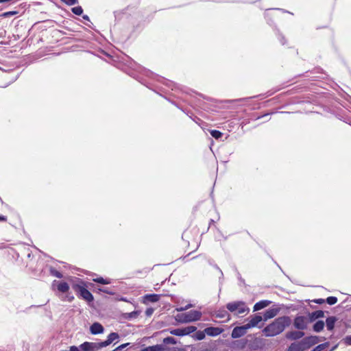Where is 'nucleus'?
Listing matches in <instances>:
<instances>
[{
	"label": "nucleus",
	"instance_id": "473e14b6",
	"mask_svg": "<svg viewBox=\"0 0 351 351\" xmlns=\"http://www.w3.org/2000/svg\"><path fill=\"white\" fill-rule=\"evenodd\" d=\"M308 302H314V303L318 304H322L325 302V300L321 299V298L320 299H315V300H308Z\"/></svg>",
	"mask_w": 351,
	"mask_h": 351
},
{
	"label": "nucleus",
	"instance_id": "f257e3e1",
	"mask_svg": "<svg viewBox=\"0 0 351 351\" xmlns=\"http://www.w3.org/2000/svg\"><path fill=\"white\" fill-rule=\"evenodd\" d=\"M289 323L290 319L288 317H278L267 326L263 332L266 337H274L281 333Z\"/></svg>",
	"mask_w": 351,
	"mask_h": 351
},
{
	"label": "nucleus",
	"instance_id": "5701e85b",
	"mask_svg": "<svg viewBox=\"0 0 351 351\" xmlns=\"http://www.w3.org/2000/svg\"><path fill=\"white\" fill-rule=\"evenodd\" d=\"M324 327V321H322V320H319V321L316 322L313 326L314 331H315L317 332L322 331L323 330Z\"/></svg>",
	"mask_w": 351,
	"mask_h": 351
},
{
	"label": "nucleus",
	"instance_id": "423d86ee",
	"mask_svg": "<svg viewBox=\"0 0 351 351\" xmlns=\"http://www.w3.org/2000/svg\"><path fill=\"white\" fill-rule=\"evenodd\" d=\"M82 351H97L102 348L101 342H88L86 341L80 345Z\"/></svg>",
	"mask_w": 351,
	"mask_h": 351
},
{
	"label": "nucleus",
	"instance_id": "4468645a",
	"mask_svg": "<svg viewBox=\"0 0 351 351\" xmlns=\"http://www.w3.org/2000/svg\"><path fill=\"white\" fill-rule=\"evenodd\" d=\"M104 330L103 326L98 322L93 323L90 327V331L93 335L101 334L104 332Z\"/></svg>",
	"mask_w": 351,
	"mask_h": 351
},
{
	"label": "nucleus",
	"instance_id": "1a4fd4ad",
	"mask_svg": "<svg viewBox=\"0 0 351 351\" xmlns=\"http://www.w3.org/2000/svg\"><path fill=\"white\" fill-rule=\"evenodd\" d=\"M213 316L215 318L222 319L221 322L229 321L230 319V315L228 309L220 308L213 313Z\"/></svg>",
	"mask_w": 351,
	"mask_h": 351
},
{
	"label": "nucleus",
	"instance_id": "72a5a7b5",
	"mask_svg": "<svg viewBox=\"0 0 351 351\" xmlns=\"http://www.w3.org/2000/svg\"><path fill=\"white\" fill-rule=\"evenodd\" d=\"M344 343L348 346H351V335H348L343 339Z\"/></svg>",
	"mask_w": 351,
	"mask_h": 351
},
{
	"label": "nucleus",
	"instance_id": "37998d69",
	"mask_svg": "<svg viewBox=\"0 0 351 351\" xmlns=\"http://www.w3.org/2000/svg\"><path fill=\"white\" fill-rule=\"evenodd\" d=\"M16 12H8L4 14V16H11L16 14Z\"/></svg>",
	"mask_w": 351,
	"mask_h": 351
},
{
	"label": "nucleus",
	"instance_id": "6e6552de",
	"mask_svg": "<svg viewBox=\"0 0 351 351\" xmlns=\"http://www.w3.org/2000/svg\"><path fill=\"white\" fill-rule=\"evenodd\" d=\"M307 337L303 338L300 343H293L289 347L288 351H302L306 348Z\"/></svg>",
	"mask_w": 351,
	"mask_h": 351
},
{
	"label": "nucleus",
	"instance_id": "2f4dec72",
	"mask_svg": "<svg viewBox=\"0 0 351 351\" xmlns=\"http://www.w3.org/2000/svg\"><path fill=\"white\" fill-rule=\"evenodd\" d=\"M67 5H72L77 3V0H61Z\"/></svg>",
	"mask_w": 351,
	"mask_h": 351
},
{
	"label": "nucleus",
	"instance_id": "dca6fc26",
	"mask_svg": "<svg viewBox=\"0 0 351 351\" xmlns=\"http://www.w3.org/2000/svg\"><path fill=\"white\" fill-rule=\"evenodd\" d=\"M263 318L261 315H255L253 317H252L250 321L246 324L247 328L250 329L251 328H254L261 321Z\"/></svg>",
	"mask_w": 351,
	"mask_h": 351
},
{
	"label": "nucleus",
	"instance_id": "20e7f679",
	"mask_svg": "<svg viewBox=\"0 0 351 351\" xmlns=\"http://www.w3.org/2000/svg\"><path fill=\"white\" fill-rule=\"evenodd\" d=\"M72 288L77 294L87 302H92L94 299L92 293L85 287L84 282L80 279L73 282Z\"/></svg>",
	"mask_w": 351,
	"mask_h": 351
},
{
	"label": "nucleus",
	"instance_id": "4c0bfd02",
	"mask_svg": "<svg viewBox=\"0 0 351 351\" xmlns=\"http://www.w3.org/2000/svg\"><path fill=\"white\" fill-rule=\"evenodd\" d=\"M69 351H82L80 348V346L77 347L75 346H72L69 348Z\"/></svg>",
	"mask_w": 351,
	"mask_h": 351
},
{
	"label": "nucleus",
	"instance_id": "ea45409f",
	"mask_svg": "<svg viewBox=\"0 0 351 351\" xmlns=\"http://www.w3.org/2000/svg\"><path fill=\"white\" fill-rule=\"evenodd\" d=\"M74 299V297L73 295H66L64 297V298L62 299V300H66L68 302H71Z\"/></svg>",
	"mask_w": 351,
	"mask_h": 351
},
{
	"label": "nucleus",
	"instance_id": "7ed1b4c3",
	"mask_svg": "<svg viewBox=\"0 0 351 351\" xmlns=\"http://www.w3.org/2000/svg\"><path fill=\"white\" fill-rule=\"evenodd\" d=\"M202 312L193 310L183 313H179L176 316V319L180 323H189L199 320L202 317Z\"/></svg>",
	"mask_w": 351,
	"mask_h": 351
},
{
	"label": "nucleus",
	"instance_id": "f8f14e48",
	"mask_svg": "<svg viewBox=\"0 0 351 351\" xmlns=\"http://www.w3.org/2000/svg\"><path fill=\"white\" fill-rule=\"evenodd\" d=\"M307 326V319L305 317H297L294 320V326L298 329H304Z\"/></svg>",
	"mask_w": 351,
	"mask_h": 351
},
{
	"label": "nucleus",
	"instance_id": "49530a36",
	"mask_svg": "<svg viewBox=\"0 0 351 351\" xmlns=\"http://www.w3.org/2000/svg\"><path fill=\"white\" fill-rule=\"evenodd\" d=\"M100 291L104 292V293H111L110 292L108 291L106 289H100Z\"/></svg>",
	"mask_w": 351,
	"mask_h": 351
},
{
	"label": "nucleus",
	"instance_id": "aec40b11",
	"mask_svg": "<svg viewBox=\"0 0 351 351\" xmlns=\"http://www.w3.org/2000/svg\"><path fill=\"white\" fill-rule=\"evenodd\" d=\"M278 313V310L276 308L267 309L263 315L264 319L267 320L269 319L274 317Z\"/></svg>",
	"mask_w": 351,
	"mask_h": 351
},
{
	"label": "nucleus",
	"instance_id": "2eb2a0df",
	"mask_svg": "<svg viewBox=\"0 0 351 351\" xmlns=\"http://www.w3.org/2000/svg\"><path fill=\"white\" fill-rule=\"evenodd\" d=\"M223 332V330L218 327H208L205 328V332L207 335L211 337H215L220 335Z\"/></svg>",
	"mask_w": 351,
	"mask_h": 351
},
{
	"label": "nucleus",
	"instance_id": "a19ab883",
	"mask_svg": "<svg viewBox=\"0 0 351 351\" xmlns=\"http://www.w3.org/2000/svg\"><path fill=\"white\" fill-rule=\"evenodd\" d=\"M154 312V310L152 308H148L147 309L145 313L147 316H150Z\"/></svg>",
	"mask_w": 351,
	"mask_h": 351
},
{
	"label": "nucleus",
	"instance_id": "b1692460",
	"mask_svg": "<svg viewBox=\"0 0 351 351\" xmlns=\"http://www.w3.org/2000/svg\"><path fill=\"white\" fill-rule=\"evenodd\" d=\"M329 342H325L324 343L319 344L315 348H314L311 351H326V349L329 347Z\"/></svg>",
	"mask_w": 351,
	"mask_h": 351
},
{
	"label": "nucleus",
	"instance_id": "39448f33",
	"mask_svg": "<svg viewBox=\"0 0 351 351\" xmlns=\"http://www.w3.org/2000/svg\"><path fill=\"white\" fill-rule=\"evenodd\" d=\"M197 330V328L193 326H189L183 328H176L171 331V334L176 336H184L188 335Z\"/></svg>",
	"mask_w": 351,
	"mask_h": 351
},
{
	"label": "nucleus",
	"instance_id": "c03bdc74",
	"mask_svg": "<svg viewBox=\"0 0 351 351\" xmlns=\"http://www.w3.org/2000/svg\"><path fill=\"white\" fill-rule=\"evenodd\" d=\"M7 220V217L4 215H0V221H5Z\"/></svg>",
	"mask_w": 351,
	"mask_h": 351
},
{
	"label": "nucleus",
	"instance_id": "f704fd0d",
	"mask_svg": "<svg viewBox=\"0 0 351 351\" xmlns=\"http://www.w3.org/2000/svg\"><path fill=\"white\" fill-rule=\"evenodd\" d=\"M128 345H129V343L121 344V346H118L117 348H115L112 351H121V350H123V348L127 347Z\"/></svg>",
	"mask_w": 351,
	"mask_h": 351
},
{
	"label": "nucleus",
	"instance_id": "58836bf2",
	"mask_svg": "<svg viewBox=\"0 0 351 351\" xmlns=\"http://www.w3.org/2000/svg\"><path fill=\"white\" fill-rule=\"evenodd\" d=\"M316 337H313V336H308V346L311 345V344H314L315 343V339Z\"/></svg>",
	"mask_w": 351,
	"mask_h": 351
},
{
	"label": "nucleus",
	"instance_id": "6ab92c4d",
	"mask_svg": "<svg viewBox=\"0 0 351 351\" xmlns=\"http://www.w3.org/2000/svg\"><path fill=\"white\" fill-rule=\"evenodd\" d=\"M337 319L335 316L328 317L326 320V325L328 330H332Z\"/></svg>",
	"mask_w": 351,
	"mask_h": 351
},
{
	"label": "nucleus",
	"instance_id": "393cba45",
	"mask_svg": "<svg viewBox=\"0 0 351 351\" xmlns=\"http://www.w3.org/2000/svg\"><path fill=\"white\" fill-rule=\"evenodd\" d=\"M210 133L211 136L215 139H219L223 135V134L220 131L216 130H210Z\"/></svg>",
	"mask_w": 351,
	"mask_h": 351
},
{
	"label": "nucleus",
	"instance_id": "bb28decb",
	"mask_svg": "<svg viewBox=\"0 0 351 351\" xmlns=\"http://www.w3.org/2000/svg\"><path fill=\"white\" fill-rule=\"evenodd\" d=\"M50 274L58 278H62L63 277L62 274L60 271L53 267L50 268Z\"/></svg>",
	"mask_w": 351,
	"mask_h": 351
},
{
	"label": "nucleus",
	"instance_id": "e433bc0d",
	"mask_svg": "<svg viewBox=\"0 0 351 351\" xmlns=\"http://www.w3.org/2000/svg\"><path fill=\"white\" fill-rule=\"evenodd\" d=\"M191 306H192V304H189L186 305V306H183V307L177 308V311H186V310L189 309V308H191Z\"/></svg>",
	"mask_w": 351,
	"mask_h": 351
},
{
	"label": "nucleus",
	"instance_id": "f03ea898",
	"mask_svg": "<svg viewBox=\"0 0 351 351\" xmlns=\"http://www.w3.org/2000/svg\"><path fill=\"white\" fill-rule=\"evenodd\" d=\"M226 309L236 316H245L250 313L247 304L241 300L232 301L226 304Z\"/></svg>",
	"mask_w": 351,
	"mask_h": 351
},
{
	"label": "nucleus",
	"instance_id": "7c9ffc66",
	"mask_svg": "<svg viewBox=\"0 0 351 351\" xmlns=\"http://www.w3.org/2000/svg\"><path fill=\"white\" fill-rule=\"evenodd\" d=\"M163 341L165 343H176L175 339L171 337L165 338Z\"/></svg>",
	"mask_w": 351,
	"mask_h": 351
},
{
	"label": "nucleus",
	"instance_id": "a18cd8bd",
	"mask_svg": "<svg viewBox=\"0 0 351 351\" xmlns=\"http://www.w3.org/2000/svg\"><path fill=\"white\" fill-rule=\"evenodd\" d=\"M83 19L87 21H89V17L87 15H84Z\"/></svg>",
	"mask_w": 351,
	"mask_h": 351
},
{
	"label": "nucleus",
	"instance_id": "9d476101",
	"mask_svg": "<svg viewBox=\"0 0 351 351\" xmlns=\"http://www.w3.org/2000/svg\"><path fill=\"white\" fill-rule=\"evenodd\" d=\"M56 286V288L58 291L61 293H67L69 290V285L67 282L64 281L58 282L57 280H53L52 282V287L53 289Z\"/></svg>",
	"mask_w": 351,
	"mask_h": 351
},
{
	"label": "nucleus",
	"instance_id": "9b49d317",
	"mask_svg": "<svg viewBox=\"0 0 351 351\" xmlns=\"http://www.w3.org/2000/svg\"><path fill=\"white\" fill-rule=\"evenodd\" d=\"M286 338L289 340H298L304 336V332L300 330H292L286 333Z\"/></svg>",
	"mask_w": 351,
	"mask_h": 351
},
{
	"label": "nucleus",
	"instance_id": "a211bd4d",
	"mask_svg": "<svg viewBox=\"0 0 351 351\" xmlns=\"http://www.w3.org/2000/svg\"><path fill=\"white\" fill-rule=\"evenodd\" d=\"M324 316V312L322 310L315 311L311 313H308V320L312 322L318 318L323 317Z\"/></svg>",
	"mask_w": 351,
	"mask_h": 351
},
{
	"label": "nucleus",
	"instance_id": "ddd939ff",
	"mask_svg": "<svg viewBox=\"0 0 351 351\" xmlns=\"http://www.w3.org/2000/svg\"><path fill=\"white\" fill-rule=\"evenodd\" d=\"M119 335L117 332H111L107 337V339L101 342L102 348L106 347L112 343L114 341L118 340Z\"/></svg>",
	"mask_w": 351,
	"mask_h": 351
},
{
	"label": "nucleus",
	"instance_id": "c756f323",
	"mask_svg": "<svg viewBox=\"0 0 351 351\" xmlns=\"http://www.w3.org/2000/svg\"><path fill=\"white\" fill-rule=\"evenodd\" d=\"M325 302H326L330 305H333V304L337 303V298L336 297H334V296H330V297L326 298Z\"/></svg>",
	"mask_w": 351,
	"mask_h": 351
},
{
	"label": "nucleus",
	"instance_id": "79ce46f5",
	"mask_svg": "<svg viewBox=\"0 0 351 351\" xmlns=\"http://www.w3.org/2000/svg\"><path fill=\"white\" fill-rule=\"evenodd\" d=\"M279 40L280 41V43L282 44V45H285V37L282 36V35H280L279 36Z\"/></svg>",
	"mask_w": 351,
	"mask_h": 351
},
{
	"label": "nucleus",
	"instance_id": "c9c22d12",
	"mask_svg": "<svg viewBox=\"0 0 351 351\" xmlns=\"http://www.w3.org/2000/svg\"><path fill=\"white\" fill-rule=\"evenodd\" d=\"M138 315V312L133 311L128 314L129 318H136Z\"/></svg>",
	"mask_w": 351,
	"mask_h": 351
},
{
	"label": "nucleus",
	"instance_id": "4be33fe9",
	"mask_svg": "<svg viewBox=\"0 0 351 351\" xmlns=\"http://www.w3.org/2000/svg\"><path fill=\"white\" fill-rule=\"evenodd\" d=\"M164 346L162 345H154L152 346H147L142 350V351H162Z\"/></svg>",
	"mask_w": 351,
	"mask_h": 351
},
{
	"label": "nucleus",
	"instance_id": "c85d7f7f",
	"mask_svg": "<svg viewBox=\"0 0 351 351\" xmlns=\"http://www.w3.org/2000/svg\"><path fill=\"white\" fill-rule=\"evenodd\" d=\"M93 280L96 282H98V283H100L102 285H108V284L110 283V281L109 280L104 279L101 277L94 279Z\"/></svg>",
	"mask_w": 351,
	"mask_h": 351
},
{
	"label": "nucleus",
	"instance_id": "a878e982",
	"mask_svg": "<svg viewBox=\"0 0 351 351\" xmlns=\"http://www.w3.org/2000/svg\"><path fill=\"white\" fill-rule=\"evenodd\" d=\"M205 330L204 331H197L194 337L197 340H202L205 338Z\"/></svg>",
	"mask_w": 351,
	"mask_h": 351
},
{
	"label": "nucleus",
	"instance_id": "412c9836",
	"mask_svg": "<svg viewBox=\"0 0 351 351\" xmlns=\"http://www.w3.org/2000/svg\"><path fill=\"white\" fill-rule=\"evenodd\" d=\"M271 303L269 300H261L256 302L254 306V311H257L267 307Z\"/></svg>",
	"mask_w": 351,
	"mask_h": 351
},
{
	"label": "nucleus",
	"instance_id": "cd10ccee",
	"mask_svg": "<svg viewBox=\"0 0 351 351\" xmlns=\"http://www.w3.org/2000/svg\"><path fill=\"white\" fill-rule=\"evenodd\" d=\"M73 13L76 15L80 16L83 13V9L81 6H76L71 9Z\"/></svg>",
	"mask_w": 351,
	"mask_h": 351
},
{
	"label": "nucleus",
	"instance_id": "f3484780",
	"mask_svg": "<svg viewBox=\"0 0 351 351\" xmlns=\"http://www.w3.org/2000/svg\"><path fill=\"white\" fill-rule=\"evenodd\" d=\"M160 295L158 294H147L144 295L143 297V302L144 303H148V302H158L160 300Z\"/></svg>",
	"mask_w": 351,
	"mask_h": 351
},
{
	"label": "nucleus",
	"instance_id": "0eeeda50",
	"mask_svg": "<svg viewBox=\"0 0 351 351\" xmlns=\"http://www.w3.org/2000/svg\"><path fill=\"white\" fill-rule=\"evenodd\" d=\"M248 329L249 328L246 324L241 326H237L232 330L231 337L234 339L239 338L243 336Z\"/></svg>",
	"mask_w": 351,
	"mask_h": 351
},
{
	"label": "nucleus",
	"instance_id": "de8ad7c7",
	"mask_svg": "<svg viewBox=\"0 0 351 351\" xmlns=\"http://www.w3.org/2000/svg\"><path fill=\"white\" fill-rule=\"evenodd\" d=\"M336 348H337V346H334V347L330 350V351H333Z\"/></svg>",
	"mask_w": 351,
	"mask_h": 351
}]
</instances>
